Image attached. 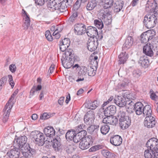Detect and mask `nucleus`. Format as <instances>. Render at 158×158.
I'll return each mask as SVG.
<instances>
[{"mask_svg": "<svg viewBox=\"0 0 158 158\" xmlns=\"http://www.w3.org/2000/svg\"><path fill=\"white\" fill-rule=\"evenodd\" d=\"M96 69L91 67H90L89 68H88V69H87V73L88 75L90 76H94L96 74V69H97L95 68Z\"/></svg>", "mask_w": 158, "mask_h": 158, "instance_id": "48", "label": "nucleus"}, {"mask_svg": "<svg viewBox=\"0 0 158 158\" xmlns=\"http://www.w3.org/2000/svg\"><path fill=\"white\" fill-rule=\"evenodd\" d=\"M9 69L12 73H14L16 70V67L15 64H13L9 66Z\"/></svg>", "mask_w": 158, "mask_h": 158, "instance_id": "63", "label": "nucleus"}, {"mask_svg": "<svg viewBox=\"0 0 158 158\" xmlns=\"http://www.w3.org/2000/svg\"><path fill=\"white\" fill-rule=\"evenodd\" d=\"M100 18L106 25L110 24L112 21L111 15L109 11L106 10L100 14Z\"/></svg>", "mask_w": 158, "mask_h": 158, "instance_id": "12", "label": "nucleus"}, {"mask_svg": "<svg viewBox=\"0 0 158 158\" xmlns=\"http://www.w3.org/2000/svg\"><path fill=\"white\" fill-rule=\"evenodd\" d=\"M60 43L64 45H65V46L69 47L70 45V41L69 39L65 38Z\"/></svg>", "mask_w": 158, "mask_h": 158, "instance_id": "55", "label": "nucleus"}, {"mask_svg": "<svg viewBox=\"0 0 158 158\" xmlns=\"http://www.w3.org/2000/svg\"><path fill=\"white\" fill-rule=\"evenodd\" d=\"M116 107L114 105H110L107 107L105 110L103 111L105 116L112 115L116 113Z\"/></svg>", "mask_w": 158, "mask_h": 158, "instance_id": "25", "label": "nucleus"}, {"mask_svg": "<svg viewBox=\"0 0 158 158\" xmlns=\"http://www.w3.org/2000/svg\"><path fill=\"white\" fill-rule=\"evenodd\" d=\"M83 137L79 135H77L76 133L73 137L72 140L73 141L74 143H77L80 141H81Z\"/></svg>", "mask_w": 158, "mask_h": 158, "instance_id": "51", "label": "nucleus"}, {"mask_svg": "<svg viewBox=\"0 0 158 158\" xmlns=\"http://www.w3.org/2000/svg\"><path fill=\"white\" fill-rule=\"evenodd\" d=\"M86 31L88 36L91 38L92 37L94 38V36L95 37L97 35H98V31L96 28L94 27L89 26L87 27Z\"/></svg>", "mask_w": 158, "mask_h": 158, "instance_id": "24", "label": "nucleus"}, {"mask_svg": "<svg viewBox=\"0 0 158 158\" xmlns=\"http://www.w3.org/2000/svg\"><path fill=\"white\" fill-rule=\"evenodd\" d=\"M32 138L35 140V143L39 146H43L45 143V137L44 134L38 131L32 132L31 134Z\"/></svg>", "mask_w": 158, "mask_h": 158, "instance_id": "4", "label": "nucleus"}, {"mask_svg": "<svg viewBox=\"0 0 158 158\" xmlns=\"http://www.w3.org/2000/svg\"><path fill=\"white\" fill-rule=\"evenodd\" d=\"M102 153L105 157L107 158H113L114 157V154L111 153L107 150H102Z\"/></svg>", "mask_w": 158, "mask_h": 158, "instance_id": "42", "label": "nucleus"}, {"mask_svg": "<svg viewBox=\"0 0 158 158\" xmlns=\"http://www.w3.org/2000/svg\"><path fill=\"white\" fill-rule=\"evenodd\" d=\"M35 3L37 5L41 6L44 4L45 2H47L48 0H35Z\"/></svg>", "mask_w": 158, "mask_h": 158, "instance_id": "61", "label": "nucleus"}, {"mask_svg": "<svg viewBox=\"0 0 158 158\" xmlns=\"http://www.w3.org/2000/svg\"><path fill=\"white\" fill-rule=\"evenodd\" d=\"M133 39L132 36H128L124 44V47L127 48H130L133 44Z\"/></svg>", "mask_w": 158, "mask_h": 158, "instance_id": "37", "label": "nucleus"}, {"mask_svg": "<svg viewBox=\"0 0 158 158\" xmlns=\"http://www.w3.org/2000/svg\"><path fill=\"white\" fill-rule=\"evenodd\" d=\"M153 46L150 43H147L144 46L143 49V52L146 55L152 57L154 55V53L152 51Z\"/></svg>", "mask_w": 158, "mask_h": 158, "instance_id": "20", "label": "nucleus"}, {"mask_svg": "<svg viewBox=\"0 0 158 158\" xmlns=\"http://www.w3.org/2000/svg\"><path fill=\"white\" fill-rule=\"evenodd\" d=\"M104 147V145L102 144H98L92 146L89 149V152H95L99 149H102Z\"/></svg>", "mask_w": 158, "mask_h": 158, "instance_id": "44", "label": "nucleus"}, {"mask_svg": "<svg viewBox=\"0 0 158 158\" xmlns=\"http://www.w3.org/2000/svg\"><path fill=\"white\" fill-rule=\"evenodd\" d=\"M97 4V2L95 0H92L87 4L86 9L89 10H91L96 7Z\"/></svg>", "mask_w": 158, "mask_h": 158, "instance_id": "41", "label": "nucleus"}, {"mask_svg": "<svg viewBox=\"0 0 158 158\" xmlns=\"http://www.w3.org/2000/svg\"><path fill=\"white\" fill-rule=\"evenodd\" d=\"M153 152V150L148 149L144 151V156L145 158H155Z\"/></svg>", "mask_w": 158, "mask_h": 158, "instance_id": "39", "label": "nucleus"}, {"mask_svg": "<svg viewBox=\"0 0 158 158\" xmlns=\"http://www.w3.org/2000/svg\"><path fill=\"white\" fill-rule=\"evenodd\" d=\"M103 119V123L109 124L112 125H116L118 123V119L115 116L113 115H108Z\"/></svg>", "mask_w": 158, "mask_h": 158, "instance_id": "17", "label": "nucleus"}, {"mask_svg": "<svg viewBox=\"0 0 158 158\" xmlns=\"http://www.w3.org/2000/svg\"><path fill=\"white\" fill-rule=\"evenodd\" d=\"M60 3L59 0H49L47 6L50 10L52 11L57 9L58 4Z\"/></svg>", "mask_w": 158, "mask_h": 158, "instance_id": "22", "label": "nucleus"}, {"mask_svg": "<svg viewBox=\"0 0 158 158\" xmlns=\"http://www.w3.org/2000/svg\"><path fill=\"white\" fill-rule=\"evenodd\" d=\"M98 45V40L97 38H92L88 40L87 43L88 49L91 52L95 51Z\"/></svg>", "mask_w": 158, "mask_h": 158, "instance_id": "9", "label": "nucleus"}, {"mask_svg": "<svg viewBox=\"0 0 158 158\" xmlns=\"http://www.w3.org/2000/svg\"><path fill=\"white\" fill-rule=\"evenodd\" d=\"M146 146L148 149L154 150L158 148V140L155 138L149 139L146 143Z\"/></svg>", "mask_w": 158, "mask_h": 158, "instance_id": "15", "label": "nucleus"}, {"mask_svg": "<svg viewBox=\"0 0 158 158\" xmlns=\"http://www.w3.org/2000/svg\"><path fill=\"white\" fill-rule=\"evenodd\" d=\"M50 116L49 114L46 113H44L42 115L40 116V118L42 120H45L49 118Z\"/></svg>", "mask_w": 158, "mask_h": 158, "instance_id": "58", "label": "nucleus"}, {"mask_svg": "<svg viewBox=\"0 0 158 158\" xmlns=\"http://www.w3.org/2000/svg\"><path fill=\"white\" fill-rule=\"evenodd\" d=\"M11 109V106H9L8 103L6 104L3 110V112L4 113L2 120L3 123H5L8 121Z\"/></svg>", "mask_w": 158, "mask_h": 158, "instance_id": "19", "label": "nucleus"}, {"mask_svg": "<svg viewBox=\"0 0 158 158\" xmlns=\"http://www.w3.org/2000/svg\"><path fill=\"white\" fill-rule=\"evenodd\" d=\"M110 128L109 126L107 124L102 125L100 127L101 132L103 135H106L109 131Z\"/></svg>", "mask_w": 158, "mask_h": 158, "instance_id": "40", "label": "nucleus"}, {"mask_svg": "<svg viewBox=\"0 0 158 158\" xmlns=\"http://www.w3.org/2000/svg\"><path fill=\"white\" fill-rule=\"evenodd\" d=\"M123 6V3L121 2H116L114 5V10L116 12H118L122 9Z\"/></svg>", "mask_w": 158, "mask_h": 158, "instance_id": "43", "label": "nucleus"}, {"mask_svg": "<svg viewBox=\"0 0 158 158\" xmlns=\"http://www.w3.org/2000/svg\"><path fill=\"white\" fill-rule=\"evenodd\" d=\"M89 126L87 129V131L90 134H92L94 131L95 128L94 126H92V125Z\"/></svg>", "mask_w": 158, "mask_h": 158, "instance_id": "59", "label": "nucleus"}, {"mask_svg": "<svg viewBox=\"0 0 158 158\" xmlns=\"http://www.w3.org/2000/svg\"><path fill=\"white\" fill-rule=\"evenodd\" d=\"M122 139L119 135H116L110 139V143L115 146L120 145L122 143Z\"/></svg>", "mask_w": 158, "mask_h": 158, "instance_id": "23", "label": "nucleus"}, {"mask_svg": "<svg viewBox=\"0 0 158 158\" xmlns=\"http://www.w3.org/2000/svg\"><path fill=\"white\" fill-rule=\"evenodd\" d=\"M35 86L34 85L30 92V95L29 98H31V97L34 95L35 91Z\"/></svg>", "mask_w": 158, "mask_h": 158, "instance_id": "62", "label": "nucleus"}, {"mask_svg": "<svg viewBox=\"0 0 158 158\" xmlns=\"http://www.w3.org/2000/svg\"><path fill=\"white\" fill-rule=\"evenodd\" d=\"M158 19V11H156L154 14H148L144 19L143 23L145 27L148 29L154 27Z\"/></svg>", "mask_w": 158, "mask_h": 158, "instance_id": "2", "label": "nucleus"}, {"mask_svg": "<svg viewBox=\"0 0 158 158\" xmlns=\"http://www.w3.org/2000/svg\"><path fill=\"white\" fill-rule=\"evenodd\" d=\"M23 19L24 22L23 26L24 30H26L28 29L30 24V18L29 16H26L23 17Z\"/></svg>", "mask_w": 158, "mask_h": 158, "instance_id": "38", "label": "nucleus"}, {"mask_svg": "<svg viewBox=\"0 0 158 158\" xmlns=\"http://www.w3.org/2000/svg\"><path fill=\"white\" fill-rule=\"evenodd\" d=\"M27 138L25 136H21L19 137L16 139H15L14 142V145L21 148L26 146Z\"/></svg>", "mask_w": 158, "mask_h": 158, "instance_id": "11", "label": "nucleus"}, {"mask_svg": "<svg viewBox=\"0 0 158 158\" xmlns=\"http://www.w3.org/2000/svg\"><path fill=\"white\" fill-rule=\"evenodd\" d=\"M76 60L72 50L63 53L61 59L62 64L66 69H69L72 67Z\"/></svg>", "mask_w": 158, "mask_h": 158, "instance_id": "1", "label": "nucleus"}, {"mask_svg": "<svg viewBox=\"0 0 158 158\" xmlns=\"http://www.w3.org/2000/svg\"><path fill=\"white\" fill-rule=\"evenodd\" d=\"M80 71H79L76 77V82H79L84 80L85 77L87 73V68L85 66H81L80 67Z\"/></svg>", "mask_w": 158, "mask_h": 158, "instance_id": "8", "label": "nucleus"}, {"mask_svg": "<svg viewBox=\"0 0 158 158\" xmlns=\"http://www.w3.org/2000/svg\"><path fill=\"white\" fill-rule=\"evenodd\" d=\"M114 102L119 107H123L126 104V101L125 98L123 94L121 96H118L115 97Z\"/></svg>", "mask_w": 158, "mask_h": 158, "instance_id": "21", "label": "nucleus"}, {"mask_svg": "<svg viewBox=\"0 0 158 158\" xmlns=\"http://www.w3.org/2000/svg\"><path fill=\"white\" fill-rule=\"evenodd\" d=\"M14 147L7 152V155L10 158H19L20 154V148L15 145H14Z\"/></svg>", "mask_w": 158, "mask_h": 158, "instance_id": "18", "label": "nucleus"}, {"mask_svg": "<svg viewBox=\"0 0 158 158\" xmlns=\"http://www.w3.org/2000/svg\"><path fill=\"white\" fill-rule=\"evenodd\" d=\"M157 3L154 0H148L146 5L145 10L149 12H156Z\"/></svg>", "mask_w": 158, "mask_h": 158, "instance_id": "14", "label": "nucleus"}, {"mask_svg": "<svg viewBox=\"0 0 158 158\" xmlns=\"http://www.w3.org/2000/svg\"><path fill=\"white\" fill-rule=\"evenodd\" d=\"M127 85V83L125 82H123L118 84V88L120 89L123 90Z\"/></svg>", "mask_w": 158, "mask_h": 158, "instance_id": "60", "label": "nucleus"}, {"mask_svg": "<svg viewBox=\"0 0 158 158\" xmlns=\"http://www.w3.org/2000/svg\"><path fill=\"white\" fill-rule=\"evenodd\" d=\"M103 7L105 9L110 8L113 5V0H104Z\"/></svg>", "mask_w": 158, "mask_h": 158, "instance_id": "45", "label": "nucleus"}, {"mask_svg": "<svg viewBox=\"0 0 158 158\" xmlns=\"http://www.w3.org/2000/svg\"><path fill=\"white\" fill-rule=\"evenodd\" d=\"M44 133L47 136L52 137L55 135V131L53 127L48 126L45 128L44 130Z\"/></svg>", "mask_w": 158, "mask_h": 158, "instance_id": "27", "label": "nucleus"}, {"mask_svg": "<svg viewBox=\"0 0 158 158\" xmlns=\"http://www.w3.org/2000/svg\"><path fill=\"white\" fill-rule=\"evenodd\" d=\"M135 103L133 101L131 100L127 101L126 104L125 106L127 108V111L130 113H132V109H134Z\"/></svg>", "mask_w": 158, "mask_h": 158, "instance_id": "32", "label": "nucleus"}, {"mask_svg": "<svg viewBox=\"0 0 158 158\" xmlns=\"http://www.w3.org/2000/svg\"><path fill=\"white\" fill-rule=\"evenodd\" d=\"M156 35V32L153 30L145 31L141 35L140 41L142 43H145L153 39Z\"/></svg>", "mask_w": 158, "mask_h": 158, "instance_id": "6", "label": "nucleus"}, {"mask_svg": "<svg viewBox=\"0 0 158 158\" xmlns=\"http://www.w3.org/2000/svg\"><path fill=\"white\" fill-rule=\"evenodd\" d=\"M93 143V140L91 136L88 135L83 137L79 143V148L82 150L86 149L89 148Z\"/></svg>", "mask_w": 158, "mask_h": 158, "instance_id": "5", "label": "nucleus"}, {"mask_svg": "<svg viewBox=\"0 0 158 158\" xmlns=\"http://www.w3.org/2000/svg\"><path fill=\"white\" fill-rule=\"evenodd\" d=\"M61 31V28L59 27L56 28L55 30L52 34V35L55 37L56 39H58L60 38V35L59 32Z\"/></svg>", "mask_w": 158, "mask_h": 158, "instance_id": "49", "label": "nucleus"}, {"mask_svg": "<svg viewBox=\"0 0 158 158\" xmlns=\"http://www.w3.org/2000/svg\"><path fill=\"white\" fill-rule=\"evenodd\" d=\"M128 58V55L125 52H122L118 56V64H123L127 60Z\"/></svg>", "mask_w": 158, "mask_h": 158, "instance_id": "30", "label": "nucleus"}, {"mask_svg": "<svg viewBox=\"0 0 158 158\" xmlns=\"http://www.w3.org/2000/svg\"><path fill=\"white\" fill-rule=\"evenodd\" d=\"M45 36L48 40L50 41H52L53 38L49 31L48 30L46 31Z\"/></svg>", "mask_w": 158, "mask_h": 158, "instance_id": "54", "label": "nucleus"}, {"mask_svg": "<svg viewBox=\"0 0 158 158\" xmlns=\"http://www.w3.org/2000/svg\"><path fill=\"white\" fill-rule=\"evenodd\" d=\"M60 3L58 4V8L57 10L58 13L64 12L67 11V5L66 4L65 2L62 1L61 2L60 1Z\"/></svg>", "mask_w": 158, "mask_h": 158, "instance_id": "33", "label": "nucleus"}, {"mask_svg": "<svg viewBox=\"0 0 158 158\" xmlns=\"http://www.w3.org/2000/svg\"><path fill=\"white\" fill-rule=\"evenodd\" d=\"M99 103L96 100L93 102H87L85 104V106L87 108L91 110H94L99 106Z\"/></svg>", "mask_w": 158, "mask_h": 158, "instance_id": "29", "label": "nucleus"}, {"mask_svg": "<svg viewBox=\"0 0 158 158\" xmlns=\"http://www.w3.org/2000/svg\"><path fill=\"white\" fill-rule=\"evenodd\" d=\"M78 14L77 12L74 13L69 18L68 21L70 24H72L75 23Z\"/></svg>", "mask_w": 158, "mask_h": 158, "instance_id": "47", "label": "nucleus"}, {"mask_svg": "<svg viewBox=\"0 0 158 158\" xmlns=\"http://www.w3.org/2000/svg\"><path fill=\"white\" fill-rule=\"evenodd\" d=\"M118 117L119 118L120 126L123 129L127 128L130 125L131 120L130 117L126 115L125 113L123 110L119 112Z\"/></svg>", "mask_w": 158, "mask_h": 158, "instance_id": "3", "label": "nucleus"}, {"mask_svg": "<svg viewBox=\"0 0 158 158\" xmlns=\"http://www.w3.org/2000/svg\"><path fill=\"white\" fill-rule=\"evenodd\" d=\"M7 77L6 76H4L0 79V84L4 86L6 82Z\"/></svg>", "mask_w": 158, "mask_h": 158, "instance_id": "56", "label": "nucleus"}, {"mask_svg": "<svg viewBox=\"0 0 158 158\" xmlns=\"http://www.w3.org/2000/svg\"><path fill=\"white\" fill-rule=\"evenodd\" d=\"M76 133V131L74 130H69L67 132L65 135L66 139L69 141H72L73 137Z\"/></svg>", "mask_w": 158, "mask_h": 158, "instance_id": "31", "label": "nucleus"}, {"mask_svg": "<svg viewBox=\"0 0 158 158\" xmlns=\"http://www.w3.org/2000/svg\"><path fill=\"white\" fill-rule=\"evenodd\" d=\"M143 108V104L140 102H138L135 103L133 110H135L137 115H139L142 114Z\"/></svg>", "mask_w": 158, "mask_h": 158, "instance_id": "26", "label": "nucleus"}, {"mask_svg": "<svg viewBox=\"0 0 158 158\" xmlns=\"http://www.w3.org/2000/svg\"><path fill=\"white\" fill-rule=\"evenodd\" d=\"M52 147L55 151H58L61 148V144L60 140L56 139H54L52 141Z\"/></svg>", "mask_w": 158, "mask_h": 158, "instance_id": "36", "label": "nucleus"}, {"mask_svg": "<svg viewBox=\"0 0 158 158\" xmlns=\"http://www.w3.org/2000/svg\"><path fill=\"white\" fill-rule=\"evenodd\" d=\"M74 28L75 33L77 35H82L86 32L85 26L81 23L75 24L74 26Z\"/></svg>", "mask_w": 158, "mask_h": 158, "instance_id": "13", "label": "nucleus"}, {"mask_svg": "<svg viewBox=\"0 0 158 158\" xmlns=\"http://www.w3.org/2000/svg\"><path fill=\"white\" fill-rule=\"evenodd\" d=\"M94 22L95 26L98 29H101L103 28V21L101 19L100 21L98 20H94Z\"/></svg>", "mask_w": 158, "mask_h": 158, "instance_id": "50", "label": "nucleus"}, {"mask_svg": "<svg viewBox=\"0 0 158 158\" xmlns=\"http://www.w3.org/2000/svg\"><path fill=\"white\" fill-rule=\"evenodd\" d=\"M132 74L134 77L138 78L141 76V73L139 70L135 69L132 72Z\"/></svg>", "mask_w": 158, "mask_h": 158, "instance_id": "52", "label": "nucleus"}, {"mask_svg": "<svg viewBox=\"0 0 158 158\" xmlns=\"http://www.w3.org/2000/svg\"><path fill=\"white\" fill-rule=\"evenodd\" d=\"M21 150L23 157L25 158H30L35 153V150L31 148L28 144L21 148Z\"/></svg>", "mask_w": 158, "mask_h": 158, "instance_id": "7", "label": "nucleus"}, {"mask_svg": "<svg viewBox=\"0 0 158 158\" xmlns=\"http://www.w3.org/2000/svg\"><path fill=\"white\" fill-rule=\"evenodd\" d=\"M77 146L73 144H67L64 146V150L68 153H70L73 152L76 149Z\"/></svg>", "mask_w": 158, "mask_h": 158, "instance_id": "34", "label": "nucleus"}, {"mask_svg": "<svg viewBox=\"0 0 158 158\" xmlns=\"http://www.w3.org/2000/svg\"><path fill=\"white\" fill-rule=\"evenodd\" d=\"M60 45V49L61 51L64 52L65 53L66 51H69L70 50H72L71 49H67L68 47L65 46V45H64L60 43L59 44Z\"/></svg>", "mask_w": 158, "mask_h": 158, "instance_id": "53", "label": "nucleus"}, {"mask_svg": "<svg viewBox=\"0 0 158 158\" xmlns=\"http://www.w3.org/2000/svg\"><path fill=\"white\" fill-rule=\"evenodd\" d=\"M156 123L155 117L152 116H147L144 122V126L148 128H152L154 127Z\"/></svg>", "mask_w": 158, "mask_h": 158, "instance_id": "16", "label": "nucleus"}, {"mask_svg": "<svg viewBox=\"0 0 158 158\" xmlns=\"http://www.w3.org/2000/svg\"><path fill=\"white\" fill-rule=\"evenodd\" d=\"M95 119V115L93 111H88L85 115L84 120L85 123L89 125L93 124Z\"/></svg>", "mask_w": 158, "mask_h": 158, "instance_id": "10", "label": "nucleus"}, {"mask_svg": "<svg viewBox=\"0 0 158 158\" xmlns=\"http://www.w3.org/2000/svg\"><path fill=\"white\" fill-rule=\"evenodd\" d=\"M143 113L144 116H151L152 112L151 106L149 105H146L143 108Z\"/></svg>", "mask_w": 158, "mask_h": 158, "instance_id": "35", "label": "nucleus"}, {"mask_svg": "<svg viewBox=\"0 0 158 158\" xmlns=\"http://www.w3.org/2000/svg\"><path fill=\"white\" fill-rule=\"evenodd\" d=\"M81 2H82L81 0H77L74 5L73 8L75 10H77L80 7Z\"/></svg>", "mask_w": 158, "mask_h": 158, "instance_id": "57", "label": "nucleus"}, {"mask_svg": "<svg viewBox=\"0 0 158 158\" xmlns=\"http://www.w3.org/2000/svg\"><path fill=\"white\" fill-rule=\"evenodd\" d=\"M124 97L125 98V99L126 98L127 99L130 100H134L135 98L134 96V95L133 94L130 93L128 92H126L125 93H123L122 94Z\"/></svg>", "mask_w": 158, "mask_h": 158, "instance_id": "46", "label": "nucleus"}, {"mask_svg": "<svg viewBox=\"0 0 158 158\" xmlns=\"http://www.w3.org/2000/svg\"><path fill=\"white\" fill-rule=\"evenodd\" d=\"M149 62L148 57L145 56L140 57L139 61V63L144 68L148 67L149 65Z\"/></svg>", "mask_w": 158, "mask_h": 158, "instance_id": "28", "label": "nucleus"}, {"mask_svg": "<svg viewBox=\"0 0 158 158\" xmlns=\"http://www.w3.org/2000/svg\"><path fill=\"white\" fill-rule=\"evenodd\" d=\"M151 98L154 101H157L158 100V96H157L155 93H152L150 95Z\"/></svg>", "mask_w": 158, "mask_h": 158, "instance_id": "64", "label": "nucleus"}]
</instances>
